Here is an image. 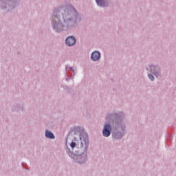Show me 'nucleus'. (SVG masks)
Returning a JSON list of instances; mask_svg holds the SVG:
<instances>
[{
  "label": "nucleus",
  "mask_w": 176,
  "mask_h": 176,
  "mask_svg": "<svg viewBox=\"0 0 176 176\" xmlns=\"http://www.w3.org/2000/svg\"><path fill=\"white\" fill-rule=\"evenodd\" d=\"M71 138H74V137L69 135L66 140V144H69L72 149L77 148V149H86L87 146V142L86 140H82V138H80L79 140H76L74 138L75 142H71Z\"/></svg>",
  "instance_id": "obj_1"
},
{
  "label": "nucleus",
  "mask_w": 176,
  "mask_h": 176,
  "mask_svg": "<svg viewBox=\"0 0 176 176\" xmlns=\"http://www.w3.org/2000/svg\"><path fill=\"white\" fill-rule=\"evenodd\" d=\"M111 130H112L111 125L109 124L104 125V127L102 131V134L104 137H109L111 135Z\"/></svg>",
  "instance_id": "obj_2"
},
{
  "label": "nucleus",
  "mask_w": 176,
  "mask_h": 176,
  "mask_svg": "<svg viewBox=\"0 0 176 176\" xmlns=\"http://www.w3.org/2000/svg\"><path fill=\"white\" fill-rule=\"evenodd\" d=\"M65 42L67 46H74L76 43V39L74 36H69L66 38Z\"/></svg>",
  "instance_id": "obj_3"
},
{
  "label": "nucleus",
  "mask_w": 176,
  "mask_h": 176,
  "mask_svg": "<svg viewBox=\"0 0 176 176\" xmlns=\"http://www.w3.org/2000/svg\"><path fill=\"white\" fill-rule=\"evenodd\" d=\"M100 57H101V54L98 51L94 52L91 55V58L93 61H98V60H100Z\"/></svg>",
  "instance_id": "obj_4"
},
{
  "label": "nucleus",
  "mask_w": 176,
  "mask_h": 176,
  "mask_svg": "<svg viewBox=\"0 0 176 176\" xmlns=\"http://www.w3.org/2000/svg\"><path fill=\"white\" fill-rule=\"evenodd\" d=\"M45 137L47 138H51L52 140L54 139V135L50 131H45Z\"/></svg>",
  "instance_id": "obj_5"
},
{
  "label": "nucleus",
  "mask_w": 176,
  "mask_h": 176,
  "mask_svg": "<svg viewBox=\"0 0 176 176\" xmlns=\"http://www.w3.org/2000/svg\"><path fill=\"white\" fill-rule=\"evenodd\" d=\"M96 1L98 6H101V7L105 6V0H96Z\"/></svg>",
  "instance_id": "obj_6"
},
{
  "label": "nucleus",
  "mask_w": 176,
  "mask_h": 176,
  "mask_svg": "<svg viewBox=\"0 0 176 176\" xmlns=\"http://www.w3.org/2000/svg\"><path fill=\"white\" fill-rule=\"evenodd\" d=\"M58 23H60V19H58V17H55L52 21L54 28H56V24H58Z\"/></svg>",
  "instance_id": "obj_7"
},
{
  "label": "nucleus",
  "mask_w": 176,
  "mask_h": 176,
  "mask_svg": "<svg viewBox=\"0 0 176 176\" xmlns=\"http://www.w3.org/2000/svg\"><path fill=\"white\" fill-rule=\"evenodd\" d=\"M150 68L151 69L152 74H153L156 76V72H155V70H153V69H155V66H151Z\"/></svg>",
  "instance_id": "obj_8"
},
{
  "label": "nucleus",
  "mask_w": 176,
  "mask_h": 176,
  "mask_svg": "<svg viewBox=\"0 0 176 176\" xmlns=\"http://www.w3.org/2000/svg\"><path fill=\"white\" fill-rule=\"evenodd\" d=\"M148 78L151 79V80H154L155 78L153 77V75L152 74H148Z\"/></svg>",
  "instance_id": "obj_9"
}]
</instances>
